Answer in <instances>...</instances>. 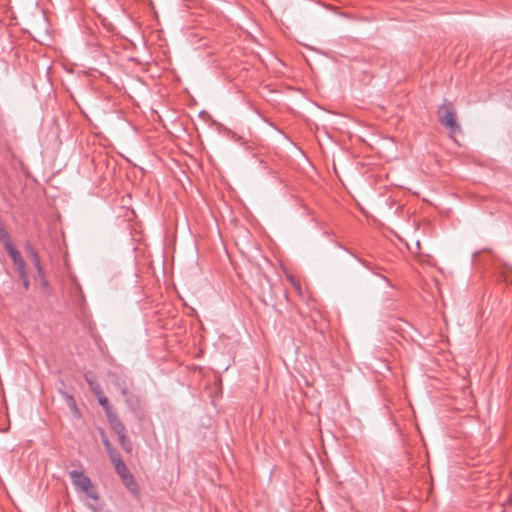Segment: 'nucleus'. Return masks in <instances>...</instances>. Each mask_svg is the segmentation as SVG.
Masks as SVG:
<instances>
[{"label": "nucleus", "mask_w": 512, "mask_h": 512, "mask_svg": "<svg viewBox=\"0 0 512 512\" xmlns=\"http://www.w3.org/2000/svg\"><path fill=\"white\" fill-rule=\"evenodd\" d=\"M439 120L450 130H455L458 127L455 119V111L451 103L445 102L440 106Z\"/></svg>", "instance_id": "nucleus-2"}, {"label": "nucleus", "mask_w": 512, "mask_h": 512, "mask_svg": "<svg viewBox=\"0 0 512 512\" xmlns=\"http://www.w3.org/2000/svg\"><path fill=\"white\" fill-rule=\"evenodd\" d=\"M25 251L29 255L32 263L40 259L38 252L29 242L25 244Z\"/></svg>", "instance_id": "nucleus-13"}, {"label": "nucleus", "mask_w": 512, "mask_h": 512, "mask_svg": "<svg viewBox=\"0 0 512 512\" xmlns=\"http://www.w3.org/2000/svg\"><path fill=\"white\" fill-rule=\"evenodd\" d=\"M89 507L93 510V512H107L104 504L97 503L96 505L89 504Z\"/></svg>", "instance_id": "nucleus-18"}, {"label": "nucleus", "mask_w": 512, "mask_h": 512, "mask_svg": "<svg viewBox=\"0 0 512 512\" xmlns=\"http://www.w3.org/2000/svg\"><path fill=\"white\" fill-rule=\"evenodd\" d=\"M33 265H34V267H35V269H36V271H37L38 276H39L40 278H44V277H45V273H44V269H43V267H42V265H41V261H40V259H39V260H37V261H34V262H33Z\"/></svg>", "instance_id": "nucleus-17"}, {"label": "nucleus", "mask_w": 512, "mask_h": 512, "mask_svg": "<svg viewBox=\"0 0 512 512\" xmlns=\"http://www.w3.org/2000/svg\"><path fill=\"white\" fill-rule=\"evenodd\" d=\"M107 420H108L111 428L117 434L118 437L126 434L125 425L119 419V416L117 413H110L109 417H107Z\"/></svg>", "instance_id": "nucleus-5"}, {"label": "nucleus", "mask_w": 512, "mask_h": 512, "mask_svg": "<svg viewBox=\"0 0 512 512\" xmlns=\"http://www.w3.org/2000/svg\"><path fill=\"white\" fill-rule=\"evenodd\" d=\"M7 253L11 257L19 276H24V273L27 272L26 264L21 256V254L19 253V251L16 248H11V249H9V251H7Z\"/></svg>", "instance_id": "nucleus-4"}, {"label": "nucleus", "mask_w": 512, "mask_h": 512, "mask_svg": "<svg viewBox=\"0 0 512 512\" xmlns=\"http://www.w3.org/2000/svg\"><path fill=\"white\" fill-rule=\"evenodd\" d=\"M67 404L69 408L74 412L75 415H79V410L77 408L76 402L74 398L70 395H67Z\"/></svg>", "instance_id": "nucleus-16"}, {"label": "nucleus", "mask_w": 512, "mask_h": 512, "mask_svg": "<svg viewBox=\"0 0 512 512\" xmlns=\"http://www.w3.org/2000/svg\"><path fill=\"white\" fill-rule=\"evenodd\" d=\"M118 438H119V442H120V445L122 446L123 450L127 453H131L132 452V443L129 440V438L127 437V435L124 434V435L119 436Z\"/></svg>", "instance_id": "nucleus-12"}, {"label": "nucleus", "mask_w": 512, "mask_h": 512, "mask_svg": "<svg viewBox=\"0 0 512 512\" xmlns=\"http://www.w3.org/2000/svg\"><path fill=\"white\" fill-rule=\"evenodd\" d=\"M113 385L116 389L119 390V392L121 393L122 396H126L127 395V392L128 391V384L126 382L125 379H121L119 377H117L114 381H113Z\"/></svg>", "instance_id": "nucleus-10"}, {"label": "nucleus", "mask_w": 512, "mask_h": 512, "mask_svg": "<svg viewBox=\"0 0 512 512\" xmlns=\"http://www.w3.org/2000/svg\"><path fill=\"white\" fill-rule=\"evenodd\" d=\"M19 278L21 279L23 287L25 288V290H28L29 289V285H30L29 278H28V273L27 272L24 273V276H19Z\"/></svg>", "instance_id": "nucleus-19"}, {"label": "nucleus", "mask_w": 512, "mask_h": 512, "mask_svg": "<svg viewBox=\"0 0 512 512\" xmlns=\"http://www.w3.org/2000/svg\"><path fill=\"white\" fill-rule=\"evenodd\" d=\"M0 241L4 245L6 251H9L11 248H15L11 242L9 233L2 227H0Z\"/></svg>", "instance_id": "nucleus-8"}, {"label": "nucleus", "mask_w": 512, "mask_h": 512, "mask_svg": "<svg viewBox=\"0 0 512 512\" xmlns=\"http://www.w3.org/2000/svg\"><path fill=\"white\" fill-rule=\"evenodd\" d=\"M122 482L131 494L139 496V486L132 474L123 479Z\"/></svg>", "instance_id": "nucleus-6"}, {"label": "nucleus", "mask_w": 512, "mask_h": 512, "mask_svg": "<svg viewBox=\"0 0 512 512\" xmlns=\"http://www.w3.org/2000/svg\"><path fill=\"white\" fill-rule=\"evenodd\" d=\"M69 476L75 488L83 491L89 498L93 499L94 501L99 499V494L94 489L90 478L86 476L84 472L72 470L69 472Z\"/></svg>", "instance_id": "nucleus-1"}, {"label": "nucleus", "mask_w": 512, "mask_h": 512, "mask_svg": "<svg viewBox=\"0 0 512 512\" xmlns=\"http://www.w3.org/2000/svg\"><path fill=\"white\" fill-rule=\"evenodd\" d=\"M86 380H87V382L89 384V387H90L91 391L94 393L95 396H98V395L103 393L102 388H101L100 384L97 381H95L94 379L89 378L87 375H86Z\"/></svg>", "instance_id": "nucleus-11"}, {"label": "nucleus", "mask_w": 512, "mask_h": 512, "mask_svg": "<svg viewBox=\"0 0 512 512\" xmlns=\"http://www.w3.org/2000/svg\"><path fill=\"white\" fill-rule=\"evenodd\" d=\"M292 284H293V286H294L297 290H300V285H299L298 283H296V282H294V281L292 280Z\"/></svg>", "instance_id": "nucleus-20"}, {"label": "nucleus", "mask_w": 512, "mask_h": 512, "mask_svg": "<svg viewBox=\"0 0 512 512\" xmlns=\"http://www.w3.org/2000/svg\"><path fill=\"white\" fill-rule=\"evenodd\" d=\"M96 397L98 399V403L104 409L106 417H109L110 413H116L104 393H102Z\"/></svg>", "instance_id": "nucleus-7"}, {"label": "nucleus", "mask_w": 512, "mask_h": 512, "mask_svg": "<svg viewBox=\"0 0 512 512\" xmlns=\"http://www.w3.org/2000/svg\"><path fill=\"white\" fill-rule=\"evenodd\" d=\"M115 471L118 474V476L121 478V480L125 479L126 477L131 475V472L129 471L128 467L124 463V461H121L119 463H116L114 465Z\"/></svg>", "instance_id": "nucleus-9"}, {"label": "nucleus", "mask_w": 512, "mask_h": 512, "mask_svg": "<svg viewBox=\"0 0 512 512\" xmlns=\"http://www.w3.org/2000/svg\"><path fill=\"white\" fill-rule=\"evenodd\" d=\"M123 397L129 409L137 418L141 419L143 417V411L141 410L139 397L129 392H127V395Z\"/></svg>", "instance_id": "nucleus-3"}, {"label": "nucleus", "mask_w": 512, "mask_h": 512, "mask_svg": "<svg viewBox=\"0 0 512 512\" xmlns=\"http://www.w3.org/2000/svg\"><path fill=\"white\" fill-rule=\"evenodd\" d=\"M107 454L114 465H116V463L123 461L120 453L117 451L115 447L108 451Z\"/></svg>", "instance_id": "nucleus-14"}, {"label": "nucleus", "mask_w": 512, "mask_h": 512, "mask_svg": "<svg viewBox=\"0 0 512 512\" xmlns=\"http://www.w3.org/2000/svg\"><path fill=\"white\" fill-rule=\"evenodd\" d=\"M100 434H101V440H102V443L106 449V452L110 451L111 449H113L114 447L112 446V444L110 443L106 433L104 430H100Z\"/></svg>", "instance_id": "nucleus-15"}]
</instances>
